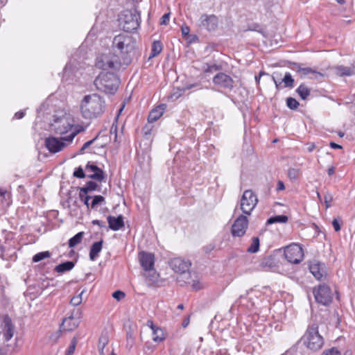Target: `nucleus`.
<instances>
[{"instance_id":"nucleus-1","label":"nucleus","mask_w":355,"mask_h":355,"mask_svg":"<svg viewBox=\"0 0 355 355\" xmlns=\"http://www.w3.org/2000/svg\"><path fill=\"white\" fill-rule=\"evenodd\" d=\"M136 42L133 37L119 34L116 35L112 41V49L114 53H117L119 58L123 60V63L128 64L132 60L131 54L135 49Z\"/></svg>"},{"instance_id":"nucleus-2","label":"nucleus","mask_w":355,"mask_h":355,"mask_svg":"<svg viewBox=\"0 0 355 355\" xmlns=\"http://www.w3.org/2000/svg\"><path fill=\"white\" fill-rule=\"evenodd\" d=\"M105 108V101L97 94L85 96L80 103V111L85 119H91L101 116Z\"/></svg>"},{"instance_id":"nucleus-3","label":"nucleus","mask_w":355,"mask_h":355,"mask_svg":"<svg viewBox=\"0 0 355 355\" xmlns=\"http://www.w3.org/2000/svg\"><path fill=\"white\" fill-rule=\"evenodd\" d=\"M94 84L98 90L114 94L119 87V79L114 73L101 72L95 78Z\"/></svg>"},{"instance_id":"nucleus-4","label":"nucleus","mask_w":355,"mask_h":355,"mask_svg":"<svg viewBox=\"0 0 355 355\" xmlns=\"http://www.w3.org/2000/svg\"><path fill=\"white\" fill-rule=\"evenodd\" d=\"M304 344L312 351H318L324 345V339L319 334L318 325L313 324L309 325L302 337Z\"/></svg>"},{"instance_id":"nucleus-5","label":"nucleus","mask_w":355,"mask_h":355,"mask_svg":"<svg viewBox=\"0 0 355 355\" xmlns=\"http://www.w3.org/2000/svg\"><path fill=\"white\" fill-rule=\"evenodd\" d=\"M78 132V130H73L69 135L62 137L60 139L55 137H49L45 139V146L51 153H58L62 150L67 146V144L72 142Z\"/></svg>"},{"instance_id":"nucleus-6","label":"nucleus","mask_w":355,"mask_h":355,"mask_svg":"<svg viewBox=\"0 0 355 355\" xmlns=\"http://www.w3.org/2000/svg\"><path fill=\"white\" fill-rule=\"evenodd\" d=\"M120 26L125 32H132L137 30L141 22L140 12L136 8L133 10H126L119 19Z\"/></svg>"},{"instance_id":"nucleus-7","label":"nucleus","mask_w":355,"mask_h":355,"mask_svg":"<svg viewBox=\"0 0 355 355\" xmlns=\"http://www.w3.org/2000/svg\"><path fill=\"white\" fill-rule=\"evenodd\" d=\"M95 65L103 70L118 71L121 67V59L114 53L102 54L96 58Z\"/></svg>"},{"instance_id":"nucleus-8","label":"nucleus","mask_w":355,"mask_h":355,"mask_svg":"<svg viewBox=\"0 0 355 355\" xmlns=\"http://www.w3.org/2000/svg\"><path fill=\"white\" fill-rule=\"evenodd\" d=\"M169 264L174 272L180 273V276L177 278L178 282H179L181 286L187 284H189L190 282L185 280L184 277V276H189V268L191 265V262L177 257L172 259Z\"/></svg>"},{"instance_id":"nucleus-9","label":"nucleus","mask_w":355,"mask_h":355,"mask_svg":"<svg viewBox=\"0 0 355 355\" xmlns=\"http://www.w3.org/2000/svg\"><path fill=\"white\" fill-rule=\"evenodd\" d=\"M53 123L51 124V130L57 135H63L72 130L73 126V120L69 115H62V116H53Z\"/></svg>"},{"instance_id":"nucleus-10","label":"nucleus","mask_w":355,"mask_h":355,"mask_svg":"<svg viewBox=\"0 0 355 355\" xmlns=\"http://www.w3.org/2000/svg\"><path fill=\"white\" fill-rule=\"evenodd\" d=\"M258 203L257 196L250 189L245 190L241 199V209L246 215H250Z\"/></svg>"},{"instance_id":"nucleus-11","label":"nucleus","mask_w":355,"mask_h":355,"mask_svg":"<svg viewBox=\"0 0 355 355\" xmlns=\"http://www.w3.org/2000/svg\"><path fill=\"white\" fill-rule=\"evenodd\" d=\"M212 82L218 89L228 92L233 90L235 87V81L234 79L230 76L223 72L216 73L214 76Z\"/></svg>"},{"instance_id":"nucleus-12","label":"nucleus","mask_w":355,"mask_h":355,"mask_svg":"<svg viewBox=\"0 0 355 355\" xmlns=\"http://www.w3.org/2000/svg\"><path fill=\"white\" fill-rule=\"evenodd\" d=\"M313 295L317 302L327 306L332 302V294L330 287L326 284L319 285L313 289Z\"/></svg>"},{"instance_id":"nucleus-13","label":"nucleus","mask_w":355,"mask_h":355,"mask_svg":"<svg viewBox=\"0 0 355 355\" xmlns=\"http://www.w3.org/2000/svg\"><path fill=\"white\" fill-rule=\"evenodd\" d=\"M284 257L291 263H299L303 259V250L300 245H290L284 250Z\"/></svg>"},{"instance_id":"nucleus-14","label":"nucleus","mask_w":355,"mask_h":355,"mask_svg":"<svg viewBox=\"0 0 355 355\" xmlns=\"http://www.w3.org/2000/svg\"><path fill=\"white\" fill-rule=\"evenodd\" d=\"M248 219L244 215H240L234 222L231 228L232 235L234 237L243 236L248 227Z\"/></svg>"},{"instance_id":"nucleus-15","label":"nucleus","mask_w":355,"mask_h":355,"mask_svg":"<svg viewBox=\"0 0 355 355\" xmlns=\"http://www.w3.org/2000/svg\"><path fill=\"white\" fill-rule=\"evenodd\" d=\"M218 18L214 15L203 14L200 18V26L209 31H214L218 28Z\"/></svg>"},{"instance_id":"nucleus-16","label":"nucleus","mask_w":355,"mask_h":355,"mask_svg":"<svg viewBox=\"0 0 355 355\" xmlns=\"http://www.w3.org/2000/svg\"><path fill=\"white\" fill-rule=\"evenodd\" d=\"M139 259L143 269L146 271L154 268L155 255L150 252H141L139 254Z\"/></svg>"},{"instance_id":"nucleus-17","label":"nucleus","mask_w":355,"mask_h":355,"mask_svg":"<svg viewBox=\"0 0 355 355\" xmlns=\"http://www.w3.org/2000/svg\"><path fill=\"white\" fill-rule=\"evenodd\" d=\"M309 270L313 275L318 280H321L322 277H325L327 275L324 264L316 261L311 263Z\"/></svg>"},{"instance_id":"nucleus-18","label":"nucleus","mask_w":355,"mask_h":355,"mask_svg":"<svg viewBox=\"0 0 355 355\" xmlns=\"http://www.w3.org/2000/svg\"><path fill=\"white\" fill-rule=\"evenodd\" d=\"M79 323V318H75L72 313L70 316L63 319L60 329L62 331H71L78 327Z\"/></svg>"},{"instance_id":"nucleus-19","label":"nucleus","mask_w":355,"mask_h":355,"mask_svg":"<svg viewBox=\"0 0 355 355\" xmlns=\"http://www.w3.org/2000/svg\"><path fill=\"white\" fill-rule=\"evenodd\" d=\"M85 170L87 171H98V173H91V174L87 175V177L90 179L95 180L100 182L104 181L105 179V175L103 171L94 164H92L89 162L85 166Z\"/></svg>"},{"instance_id":"nucleus-20","label":"nucleus","mask_w":355,"mask_h":355,"mask_svg":"<svg viewBox=\"0 0 355 355\" xmlns=\"http://www.w3.org/2000/svg\"><path fill=\"white\" fill-rule=\"evenodd\" d=\"M109 228L113 231H118L124 226L123 216L119 215L117 217L109 216L107 218Z\"/></svg>"},{"instance_id":"nucleus-21","label":"nucleus","mask_w":355,"mask_h":355,"mask_svg":"<svg viewBox=\"0 0 355 355\" xmlns=\"http://www.w3.org/2000/svg\"><path fill=\"white\" fill-rule=\"evenodd\" d=\"M166 108V104H161L152 110L148 116V121L153 123L158 120L164 114Z\"/></svg>"},{"instance_id":"nucleus-22","label":"nucleus","mask_w":355,"mask_h":355,"mask_svg":"<svg viewBox=\"0 0 355 355\" xmlns=\"http://www.w3.org/2000/svg\"><path fill=\"white\" fill-rule=\"evenodd\" d=\"M103 239H101L99 241L94 242L92 245L90 251H89V259L92 261L96 260V258L98 257V254L103 248Z\"/></svg>"},{"instance_id":"nucleus-23","label":"nucleus","mask_w":355,"mask_h":355,"mask_svg":"<svg viewBox=\"0 0 355 355\" xmlns=\"http://www.w3.org/2000/svg\"><path fill=\"white\" fill-rule=\"evenodd\" d=\"M4 322H5V329H6V331L4 333V337H5L6 340L8 341L13 336L14 326L12 324L10 318L8 317H6L4 319Z\"/></svg>"},{"instance_id":"nucleus-24","label":"nucleus","mask_w":355,"mask_h":355,"mask_svg":"<svg viewBox=\"0 0 355 355\" xmlns=\"http://www.w3.org/2000/svg\"><path fill=\"white\" fill-rule=\"evenodd\" d=\"M77 70L76 66H73L71 62L67 63L63 70V78L66 80L73 79Z\"/></svg>"},{"instance_id":"nucleus-25","label":"nucleus","mask_w":355,"mask_h":355,"mask_svg":"<svg viewBox=\"0 0 355 355\" xmlns=\"http://www.w3.org/2000/svg\"><path fill=\"white\" fill-rule=\"evenodd\" d=\"M223 70V65L220 64L216 63H205L202 67V71L205 73H212L216 71Z\"/></svg>"},{"instance_id":"nucleus-26","label":"nucleus","mask_w":355,"mask_h":355,"mask_svg":"<svg viewBox=\"0 0 355 355\" xmlns=\"http://www.w3.org/2000/svg\"><path fill=\"white\" fill-rule=\"evenodd\" d=\"M74 266L75 263L73 261H67L56 266L55 271L58 273H63L72 270Z\"/></svg>"},{"instance_id":"nucleus-27","label":"nucleus","mask_w":355,"mask_h":355,"mask_svg":"<svg viewBox=\"0 0 355 355\" xmlns=\"http://www.w3.org/2000/svg\"><path fill=\"white\" fill-rule=\"evenodd\" d=\"M163 46L160 41H154L151 46V52L149 55V59H151L158 55L162 51Z\"/></svg>"},{"instance_id":"nucleus-28","label":"nucleus","mask_w":355,"mask_h":355,"mask_svg":"<svg viewBox=\"0 0 355 355\" xmlns=\"http://www.w3.org/2000/svg\"><path fill=\"white\" fill-rule=\"evenodd\" d=\"M100 191L101 188L98 184L94 181H89L85 187H80V191H83L85 194H87L90 191Z\"/></svg>"},{"instance_id":"nucleus-29","label":"nucleus","mask_w":355,"mask_h":355,"mask_svg":"<svg viewBox=\"0 0 355 355\" xmlns=\"http://www.w3.org/2000/svg\"><path fill=\"white\" fill-rule=\"evenodd\" d=\"M335 71L336 73L340 76H350L354 74V71L350 67L343 65L336 67Z\"/></svg>"},{"instance_id":"nucleus-30","label":"nucleus","mask_w":355,"mask_h":355,"mask_svg":"<svg viewBox=\"0 0 355 355\" xmlns=\"http://www.w3.org/2000/svg\"><path fill=\"white\" fill-rule=\"evenodd\" d=\"M296 92L302 100H306L311 94V89L304 84H301L296 89Z\"/></svg>"},{"instance_id":"nucleus-31","label":"nucleus","mask_w":355,"mask_h":355,"mask_svg":"<svg viewBox=\"0 0 355 355\" xmlns=\"http://www.w3.org/2000/svg\"><path fill=\"white\" fill-rule=\"evenodd\" d=\"M288 216L286 215H278L269 218L267 220L266 224L271 225L275 223H285L288 221Z\"/></svg>"},{"instance_id":"nucleus-32","label":"nucleus","mask_w":355,"mask_h":355,"mask_svg":"<svg viewBox=\"0 0 355 355\" xmlns=\"http://www.w3.org/2000/svg\"><path fill=\"white\" fill-rule=\"evenodd\" d=\"M83 236H84V232H80L77 233L75 236L71 237L69 240V242H68V245H69V248H73L76 245L81 243Z\"/></svg>"},{"instance_id":"nucleus-33","label":"nucleus","mask_w":355,"mask_h":355,"mask_svg":"<svg viewBox=\"0 0 355 355\" xmlns=\"http://www.w3.org/2000/svg\"><path fill=\"white\" fill-rule=\"evenodd\" d=\"M259 243H260V241H259V237H257V236L252 237V243L248 248L247 252H250V253L257 252L259 250V246H260Z\"/></svg>"},{"instance_id":"nucleus-34","label":"nucleus","mask_w":355,"mask_h":355,"mask_svg":"<svg viewBox=\"0 0 355 355\" xmlns=\"http://www.w3.org/2000/svg\"><path fill=\"white\" fill-rule=\"evenodd\" d=\"M310 73L315 74V78H318V76L324 77V75L322 73L318 72L311 67H302L301 71V78H304Z\"/></svg>"},{"instance_id":"nucleus-35","label":"nucleus","mask_w":355,"mask_h":355,"mask_svg":"<svg viewBox=\"0 0 355 355\" xmlns=\"http://www.w3.org/2000/svg\"><path fill=\"white\" fill-rule=\"evenodd\" d=\"M165 339L163 330L157 327L153 331V340L155 342H161Z\"/></svg>"},{"instance_id":"nucleus-36","label":"nucleus","mask_w":355,"mask_h":355,"mask_svg":"<svg viewBox=\"0 0 355 355\" xmlns=\"http://www.w3.org/2000/svg\"><path fill=\"white\" fill-rule=\"evenodd\" d=\"M51 252L49 251H44L37 253L33 257V262L37 263L44 259L51 257Z\"/></svg>"},{"instance_id":"nucleus-37","label":"nucleus","mask_w":355,"mask_h":355,"mask_svg":"<svg viewBox=\"0 0 355 355\" xmlns=\"http://www.w3.org/2000/svg\"><path fill=\"white\" fill-rule=\"evenodd\" d=\"M282 82L284 83L285 87L293 88L294 87V79L288 72L285 73L284 77L282 79Z\"/></svg>"},{"instance_id":"nucleus-38","label":"nucleus","mask_w":355,"mask_h":355,"mask_svg":"<svg viewBox=\"0 0 355 355\" xmlns=\"http://www.w3.org/2000/svg\"><path fill=\"white\" fill-rule=\"evenodd\" d=\"M105 202V199L103 196L98 195L94 196L90 204L91 209H96L98 205H101Z\"/></svg>"},{"instance_id":"nucleus-39","label":"nucleus","mask_w":355,"mask_h":355,"mask_svg":"<svg viewBox=\"0 0 355 355\" xmlns=\"http://www.w3.org/2000/svg\"><path fill=\"white\" fill-rule=\"evenodd\" d=\"M286 105L289 109L295 110L297 109L300 103L295 98L293 97H288L286 98Z\"/></svg>"},{"instance_id":"nucleus-40","label":"nucleus","mask_w":355,"mask_h":355,"mask_svg":"<svg viewBox=\"0 0 355 355\" xmlns=\"http://www.w3.org/2000/svg\"><path fill=\"white\" fill-rule=\"evenodd\" d=\"M109 338L107 334H103L98 339V348L104 349L106 345L108 344Z\"/></svg>"},{"instance_id":"nucleus-41","label":"nucleus","mask_w":355,"mask_h":355,"mask_svg":"<svg viewBox=\"0 0 355 355\" xmlns=\"http://www.w3.org/2000/svg\"><path fill=\"white\" fill-rule=\"evenodd\" d=\"M261 265L263 267L272 268L275 263L274 262V258L272 256H268L263 259Z\"/></svg>"},{"instance_id":"nucleus-42","label":"nucleus","mask_w":355,"mask_h":355,"mask_svg":"<svg viewBox=\"0 0 355 355\" xmlns=\"http://www.w3.org/2000/svg\"><path fill=\"white\" fill-rule=\"evenodd\" d=\"M300 175V171L297 168H291L288 171V176L291 180H296Z\"/></svg>"},{"instance_id":"nucleus-43","label":"nucleus","mask_w":355,"mask_h":355,"mask_svg":"<svg viewBox=\"0 0 355 355\" xmlns=\"http://www.w3.org/2000/svg\"><path fill=\"white\" fill-rule=\"evenodd\" d=\"M76 345H77V340L75 337H73L72 338V340H71V343L66 352L65 355H73L75 352Z\"/></svg>"},{"instance_id":"nucleus-44","label":"nucleus","mask_w":355,"mask_h":355,"mask_svg":"<svg viewBox=\"0 0 355 355\" xmlns=\"http://www.w3.org/2000/svg\"><path fill=\"white\" fill-rule=\"evenodd\" d=\"M79 198L80 200L82 202H83V203L87 206V208L90 207V204L89 203V200L92 198L90 196L85 194L83 191H80Z\"/></svg>"},{"instance_id":"nucleus-45","label":"nucleus","mask_w":355,"mask_h":355,"mask_svg":"<svg viewBox=\"0 0 355 355\" xmlns=\"http://www.w3.org/2000/svg\"><path fill=\"white\" fill-rule=\"evenodd\" d=\"M100 133H98L94 139H92V140H89L87 142H85L83 146L81 147V148L80 149V153H83L84 151L85 150V149H87V148H89L92 144H94V142L98 139V136H99Z\"/></svg>"},{"instance_id":"nucleus-46","label":"nucleus","mask_w":355,"mask_h":355,"mask_svg":"<svg viewBox=\"0 0 355 355\" xmlns=\"http://www.w3.org/2000/svg\"><path fill=\"white\" fill-rule=\"evenodd\" d=\"M321 355H341L340 352L336 347H332L324 350Z\"/></svg>"},{"instance_id":"nucleus-47","label":"nucleus","mask_w":355,"mask_h":355,"mask_svg":"<svg viewBox=\"0 0 355 355\" xmlns=\"http://www.w3.org/2000/svg\"><path fill=\"white\" fill-rule=\"evenodd\" d=\"M288 67L293 71H295L296 72L301 73L302 71V64L300 63L294 62H288Z\"/></svg>"},{"instance_id":"nucleus-48","label":"nucleus","mask_w":355,"mask_h":355,"mask_svg":"<svg viewBox=\"0 0 355 355\" xmlns=\"http://www.w3.org/2000/svg\"><path fill=\"white\" fill-rule=\"evenodd\" d=\"M73 176H75L77 178H84L86 177V175L81 166H79L78 168H76V170L73 172Z\"/></svg>"},{"instance_id":"nucleus-49","label":"nucleus","mask_w":355,"mask_h":355,"mask_svg":"<svg viewBox=\"0 0 355 355\" xmlns=\"http://www.w3.org/2000/svg\"><path fill=\"white\" fill-rule=\"evenodd\" d=\"M332 200H333L332 195L330 193L327 192L324 196V203L326 205V209H328L329 207H330L331 206V202H332Z\"/></svg>"},{"instance_id":"nucleus-50","label":"nucleus","mask_w":355,"mask_h":355,"mask_svg":"<svg viewBox=\"0 0 355 355\" xmlns=\"http://www.w3.org/2000/svg\"><path fill=\"white\" fill-rule=\"evenodd\" d=\"M112 295L117 301H120L125 297V293L121 291H116Z\"/></svg>"},{"instance_id":"nucleus-51","label":"nucleus","mask_w":355,"mask_h":355,"mask_svg":"<svg viewBox=\"0 0 355 355\" xmlns=\"http://www.w3.org/2000/svg\"><path fill=\"white\" fill-rule=\"evenodd\" d=\"M81 295H82V293L80 295H77V296L73 297L71 299L70 303L73 306H78V305H79L81 303V302H82Z\"/></svg>"},{"instance_id":"nucleus-52","label":"nucleus","mask_w":355,"mask_h":355,"mask_svg":"<svg viewBox=\"0 0 355 355\" xmlns=\"http://www.w3.org/2000/svg\"><path fill=\"white\" fill-rule=\"evenodd\" d=\"M248 30L250 31H257L258 33H263V29L261 28V26L259 24H257V23H254L253 24H252Z\"/></svg>"},{"instance_id":"nucleus-53","label":"nucleus","mask_w":355,"mask_h":355,"mask_svg":"<svg viewBox=\"0 0 355 355\" xmlns=\"http://www.w3.org/2000/svg\"><path fill=\"white\" fill-rule=\"evenodd\" d=\"M191 284L193 289L195 291H198L202 288L201 284L198 280H191Z\"/></svg>"},{"instance_id":"nucleus-54","label":"nucleus","mask_w":355,"mask_h":355,"mask_svg":"<svg viewBox=\"0 0 355 355\" xmlns=\"http://www.w3.org/2000/svg\"><path fill=\"white\" fill-rule=\"evenodd\" d=\"M332 225L335 230L336 232H338L341 229V224L340 222V220L337 218H334L332 221Z\"/></svg>"},{"instance_id":"nucleus-55","label":"nucleus","mask_w":355,"mask_h":355,"mask_svg":"<svg viewBox=\"0 0 355 355\" xmlns=\"http://www.w3.org/2000/svg\"><path fill=\"white\" fill-rule=\"evenodd\" d=\"M196 87L200 89L201 88L200 83H193V84L187 85L185 87H184L182 90L183 92H185L186 90L196 88Z\"/></svg>"},{"instance_id":"nucleus-56","label":"nucleus","mask_w":355,"mask_h":355,"mask_svg":"<svg viewBox=\"0 0 355 355\" xmlns=\"http://www.w3.org/2000/svg\"><path fill=\"white\" fill-rule=\"evenodd\" d=\"M169 18H170V13L164 14L161 18L160 24L161 25L168 24V23L169 21Z\"/></svg>"},{"instance_id":"nucleus-57","label":"nucleus","mask_w":355,"mask_h":355,"mask_svg":"<svg viewBox=\"0 0 355 355\" xmlns=\"http://www.w3.org/2000/svg\"><path fill=\"white\" fill-rule=\"evenodd\" d=\"M126 338L128 345H130V347H132L134 344V337L132 334L131 332H128L126 334Z\"/></svg>"},{"instance_id":"nucleus-58","label":"nucleus","mask_w":355,"mask_h":355,"mask_svg":"<svg viewBox=\"0 0 355 355\" xmlns=\"http://www.w3.org/2000/svg\"><path fill=\"white\" fill-rule=\"evenodd\" d=\"M110 134L114 135V142H116L117 141V126L116 125H114V123H113L111 127Z\"/></svg>"},{"instance_id":"nucleus-59","label":"nucleus","mask_w":355,"mask_h":355,"mask_svg":"<svg viewBox=\"0 0 355 355\" xmlns=\"http://www.w3.org/2000/svg\"><path fill=\"white\" fill-rule=\"evenodd\" d=\"M285 189V186H284V182L282 181V180H279L277 182V191H283Z\"/></svg>"},{"instance_id":"nucleus-60","label":"nucleus","mask_w":355,"mask_h":355,"mask_svg":"<svg viewBox=\"0 0 355 355\" xmlns=\"http://www.w3.org/2000/svg\"><path fill=\"white\" fill-rule=\"evenodd\" d=\"M181 31H182V35L183 36H186V35H188L189 33V31H190V28L189 26H182L181 28Z\"/></svg>"},{"instance_id":"nucleus-61","label":"nucleus","mask_w":355,"mask_h":355,"mask_svg":"<svg viewBox=\"0 0 355 355\" xmlns=\"http://www.w3.org/2000/svg\"><path fill=\"white\" fill-rule=\"evenodd\" d=\"M92 223L93 225H96L101 227H105L104 222L99 220H92Z\"/></svg>"},{"instance_id":"nucleus-62","label":"nucleus","mask_w":355,"mask_h":355,"mask_svg":"<svg viewBox=\"0 0 355 355\" xmlns=\"http://www.w3.org/2000/svg\"><path fill=\"white\" fill-rule=\"evenodd\" d=\"M214 249V245H208L204 248V250L206 253L211 252Z\"/></svg>"},{"instance_id":"nucleus-63","label":"nucleus","mask_w":355,"mask_h":355,"mask_svg":"<svg viewBox=\"0 0 355 355\" xmlns=\"http://www.w3.org/2000/svg\"><path fill=\"white\" fill-rule=\"evenodd\" d=\"M25 115V113L23 111H19L15 113V117L17 119H22Z\"/></svg>"},{"instance_id":"nucleus-64","label":"nucleus","mask_w":355,"mask_h":355,"mask_svg":"<svg viewBox=\"0 0 355 355\" xmlns=\"http://www.w3.org/2000/svg\"><path fill=\"white\" fill-rule=\"evenodd\" d=\"M329 146L331 148H334V149H342L343 148L342 146L337 144L333 141L329 143Z\"/></svg>"}]
</instances>
